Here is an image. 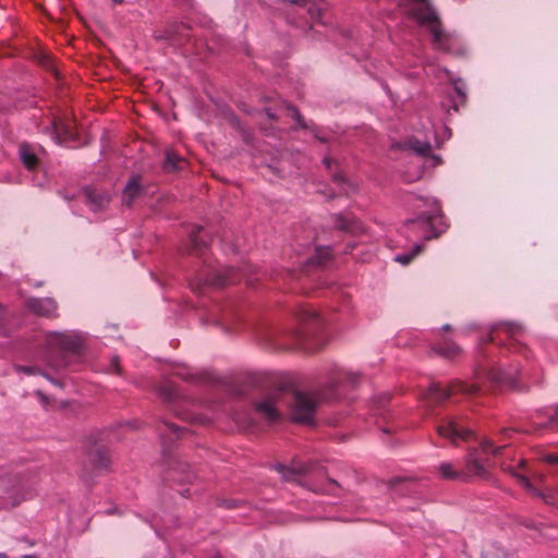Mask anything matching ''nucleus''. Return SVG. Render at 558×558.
<instances>
[{
  "label": "nucleus",
  "mask_w": 558,
  "mask_h": 558,
  "mask_svg": "<svg viewBox=\"0 0 558 558\" xmlns=\"http://www.w3.org/2000/svg\"><path fill=\"white\" fill-rule=\"evenodd\" d=\"M86 338L84 333L75 330L50 331L44 337L45 368L38 365H19L16 371L27 376L40 375L47 380H53L51 372H58L70 364L69 355L78 356L85 349Z\"/></svg>",
  "instance_id": "obj_1"
},
{
  "label": "nucleus",
  "mask_w": 558,
  "mask_h": 558,
  "mask_svg": "<svg viewBox=\"0 0 558 558\" xmlns=\"http://www.w3.org/2000/svg\"><path fill=\"white\" fill-rule=\"evenodd\" d=\"M404 10L430 33L435 48L457 57L469 53V46L458 33L442 31L439 17L428 0H407Z\"/></svg>",
  "instance_id": "obj_2"
},
{
  "label": "nucleus",
  "mask_w": 558,
  "mask_h": 558,
  "mask_svg": "<svg viewBox=\"0 0 558 558\" xmlns=\"http://www.w3.org/2000/svg\"><path fill=\"white\" fill-rule=\"evenodd\" d=\"M432 203L433 209L409 220L404 226V233L409 239L413 235H422L425 240H430L446 230L447 225L442 220L440 208L435 201Z\"/></svg>",
  "instance_id": "obj_3"
},
{
  "label": "nucleus",
  "mask_w": 558,
  "mask_h": 558,
  "mask_svg": "<svg viewBox=\"0 0 558 558\" xmlns=\"http://www.w3.org/2000/svg\"><path fill=\"white\" fill-rule=\"evenodd\" d=\"M501 468L514 476L519 483L533 496L541 498L549 506L558 505V487L555 489L541 490L536 488L530 481L529 474L531 473L526 466V461L522 458L511 459L509 462H502Z\"/></svg>",
  "instance_id": "obj_4"
},
{
  "label": "nucleus",
  "mask_w": 558,
  "mask_h": 558,
  "mask_svg": "<svg viewBox=\"0 0 558 558\" xmlns=\"http://www.w3.org/2000/svg\"><path fill=\"white\" fill-rule=\"evenodd\" d=\"M505 447H507V444L495 445L489 439H483L480 444V449L472 448L469 450L465 457L464 470L461 471L463 474L461 480L464 481L471 477L486 478L488 476V470L480 457V450L485 454L492 453L498 456Z\"/></svg>",
  "instance_id": "obj_5"
},
{
  "label": "nucleus",
  "mask_w": 558,
  "mask_h": 558,
  "mask_svg": "<svg viewBox=\"0 0 558 558\" xmlns=\"http://www.w3.org/2000/svg\"><path fill=\"white\" fill-rule=\"evenodd\" d=\"M323 399H327V397H318L316 395L300 391L293 392L291 396L292 420L298 423L312 424L314 422L317 404Z\"/></svg>",
  "instance_id": "obj_6"
},
{
  "label": "nucleus",
  "mask_w": 558,
  "mask_h": 558,
  "mask_svg": "<svg viewBox=\"0 0 558 558\" xmlns=\"http://www.w3.org/2000/svg\"><path fill=\"white\" fill-rule=\"evenodd\" d=\"M440 437L448 439L457 446L459 440H468L471 429L466 427L460 416H445L439 420L436 426Z\"/></svg>",
  "instance_id": "obj_7"
},
{
  "label": "nucleus",
  "mask_w": 558,
  "mask_h": 558,
  "mask_svg": "<svg viewBox=\"0 0 558 558\" xmlns=\"http://www.w3.org/2000/svg\"><path fill=\"white\" fill-rule=\"evenodd\" d=\"M281 391L276 389L265 393L254 402L255 413L266 423L277 422L280 414Z\"/></svg>",
  "instance_id": "obj_8"
},
{
  "label": "nucleus",
  "mask_w": 558,
  "mask_h": 558,
  "mask_svg": "<svg viewBox=\"0 0 558 558\" xmlns=\"http://www.w3.org/2000/svg\"><path fill=\"white\" fill-rule=\"evenodd\" d=\"M477 384H466L463 381H454L449 387H441L438 384H433L429 386L425 397L435 402H440L448 399L451 395L456 392H462L465 395H474L478 391Z\"/></svg>",
  "instance_id": "obj_9"
},
{
  "label": "nucleus",
  "mask_w": 558,
  "mask_h": 558,
  "mask_svg": "<svg viewBox=\"0 0 558 558\" xmlns=\"http://www.w3.org/2000/svg\"><path fill=\"white\" fill-rule=\"evenodd\" d=\"M236 281L235 272L233 269L219 268L216 269L215 272L206 278H202L199 282L192 283V288L194 290H198L203 284H211L216 287H222L228 283H233Z\"/></svg>",
  "instance_id": "obj_10"
},
{
  "label": "nucleus",
  "mask_w": 558,
  "mask_h": 558,
  "mask_svg": "<svg viewBox=\"0 0 558 558\" xmlns=\"http://www.w3.org/2000/svg\"><path fill=\"white\" fill-rule=\"evenodd\" d=\"M425 72L426 74H435L440 75L442 74L452 85L454 88V92L457 96L460 98L461 102H464L466 98V87L465 83L462 81V78L456 76L451 72H449L447 69H438L436 72V68L433 64H426L425 65Z\"/></svg>",
  "instance_id": "obj_11"
},
{
  "label": "nucleus",
  "mask_w": 558,
  "mask_h": 558,
  "mask_svg": "<svg viewBox=\"0 0 558 558\" xmlns=\"http://www.w3.org/2000/svg\"><path fill=\"white\" fill-rule=\"evenodd\" d=\"M52 140L60 145L75 143L76 134L70 124L54 121L51 130Z\"/></svg>",
  "instance_id": "obj_12"
},
{
  "label": "nucleus",
  "mask_w": 558,
  "mask_h": 558,
  "mask_svg": "<svg viewBox=\"0 0 558 558\" xmlns=\"http://www.w3.org/2000/svg\"><path fill=\"white\" fill-rule=\"evenodd\" d=\"M517 374H518V367L509 366L507 368H505V367L492 368L485 373V376L493 381L513 386L515 383Z\"/></svg>",
  "instance_id": "obj_13"
},
{
  "label": "nucleus",
  "mask_w": 558,
  "mask_h": 558,
  "mask_svg": "<svg viewBox=\"0 0 558 558\" xmlns=\"http://www.w3.org/2000/svg\"><path fill=\"white\" fill-rule=\"evenodd\" d=\"M27 308L40 316H53L57 311L56 302L50 298L44 299H29L27 301Z\"/></svg>",
  "instance_id": "obj_14"
},
{
  "label": "nucleus",
  "mask_w": 558,
  "mask_h": 558,
  "mask_svg": "<svg viewBox=\"0 0 558 558\" xmlns=\"http://www.w3.org/2000/svg\"><path fill=\"white\" fill-rule=\"evenodd\" d=\"M83 196L93 211L105 208L110 199L109 194L94 189H85Z\"/></svg>",
  "instance_id": "obj_15"
},
{
  "label": "nucleus",
  "mask_w": 558,
  "mask_h": 558,
  "mask_svg": "<svg viewBox=\"0 0 558 558\" xmlns=\"http://www.w3.org/2000/svg\"><path fill=\"white\" fill-rule=\"evenodd\" d=\"M144 193L143 186L140 184V177L133 175L126 183L123 190L122 203L125 206H131L133 202L141 197Z\"/></svg>",
  "instance_id": "obj_16"
},
{
  "label": "nucleus",
  "mask_w": 558,
  "mask_h": 558,
  "mask_svg": "<svg viewBox=\"0 0 558 558\" xmlns=\"http://www.w3.org/2000/svg\"><path fill=\"white\" fill-rule=\"evenodd\" d=\"M277 470L288 482H298L301 475L308 472V468L303 463H294L292 466L278 465Z\"/></svg>",
  "instance_id": "obj_17"
},
{
  "label": "nucleus",
  "mask_w": 558,
  "mask_h": 558,
  "mask_svg": "<svg viewBox=\"0 0 558 558\" xmlns=\"http://www.w3.org/2000/svg\"><path fill=\"white\" fill-rule=\"evenodd\" d=\"M336 227L340 230H344L348 232L355 233L357 231H363V227L361 222L356 221L349 215H339L336 218Z\"/></svg>",
  "instance_id": "obj_18"
},
{
  "label": "nucleus",
  "mask_w": 558,
  "mask_h": 558,
  "mask_svg": "<svg viewBox=\"0 0 558 558\" xmlns=\"http://www.w3.org/2000/svg\"><path fill=\"white\" fill-rule=\"evenodd\" d=\"M405 145L420 156H427L432 147L428 134H426L423 140L415 136L412 140H410Z\"/></svg>",
  "instance_id": "obj_19"
},
{
  "label": "nucleus",
  "mask_w": 558,
  "mask_h": 558,
  "mask_svg": "<svg viewBox=\"0 0 558 558\" xmlns=\"http://www.w3.org/2000/svg\"><path fill=\"white\" fill-rule=\"evenodd\" d=\"M19 153H20L22 162L24 163V166L27 169L32 170L36 167L37 156L34 151V148L31 145L25 144V143L21 144Z\"/></svg>",
  "instance_id": "obj_20"
},
{
  "label": "nucleus",
  "mask_w": 558,
  "mask_h": 558,
  "mask_svg": "<svg viewBox=\"0 0 558 558\" xmlns=\"http://www.w3.org/2000/svg\"><path fill=\"white\" fill-rule=\"evenodd\" d=\"M494 332L498 335H505L510 338H514L523 332V326L519 323H501L495 327Z\"/></svg>",
  "instance_id": "obj_21"
},
{
  "label": "nucleus",
  "mask_w": 558,
  "mask_h": 558,
  "mask_svg": "<svg viewBox=\"0 0 558 558\" xmlns=\"http://www.w3.org/2000/svg\"><path fill=\"white\" fill-rule=\"evenodd\" d=\"M329 247H316L315 255L302 258L300 264L322 265L329 258Z\"/></svg>",
  "instance_id": "obj_22"
},
{
  "label": "nucleus",
  "mask_w": 558,
  "mask_h": 558,
  "mask_svg": "<svg viewBox=\"0 0 558 558\" xmlns=\"http://www.w3.org/2000/svg\"><path fill=\"white\" fill-rule=\"evenodd\" d=\"M423 251V245L420 244V243H416L414 245V247L408 252V253H402V254H398L393 257V260L403 265V266H407L409 265L421 252Z\"/></svg>",
  "instance_id": "obj_23"
},
{
  "label": "nucleus",
  "mask_w": 558,
  "mask_h": 558,
  "mask_svg": "<svg viewBox=\"0 0 558 558\" xmlns=\"http://www.w3.org/2000/svg\"><path fill=\"white\" fill-rule=\"evenodd\" d=\"M438 472L440 476L446 480H461L463 476L462 472L454 470L453 465L449 462L440 463Z\"/></svg>",
  "instance_id": "obj_24"
},
{
  "label": "nucleus",
  "mask_w": 558,
  "mask_h": 558,
  "mask_svg": "<svg viewBox=\"0 0 558 558\" xmlns=\"http://www.w3.org/2000/svg\"><path fill=\"white\" fill-rule=\"evenodd\" d=\"M437 352L445 357L451 359L460 354L461 349L453 342H445L438 347Z\"/></svg>",
  "instance_id": "obj_25"
},
{
  "label": "nucleus",
  "mask_w": 558,
  "mask_h": 558,
  "mask_svg": "<svg viewBox=\"0 0 558 558\" xmlns=\"http://www.w3.org/2000/svg\"><path fill=\"white\" fill-rule=\"evenodd\" d=\"M182 162L183 160L172 149L166 151L165 168L167 170L180 169Z\"/></svg>",
  "instance_id": "obj_26"
},
{
  "label": "nucleus",
  "mask_w": 558,
  "mask_h": 558,
  "mask_svg": "<svg viewBox=\"0 0 558 558\" xmlns=\"http://www.w3.org/2000/svg\"><path fill=\"white\" fill-rule=\"evenodd\" d=\"M159 395L166 401H172L177 398V388L172 384H165L162 387H160Z\"/></svg>",
  "instance_id": "obj_27"
},
{
  "label": "nucleus",
  "mask_w": 558,
  "mask_h": 558,
  "mask_svg": "<svg viewBox=\"0 0 558 558\" xmlns=\"http://www.w3.org/2000/svg\"><path fill=\"white\" fill-rule=\"evenodd\" d=\"M19 504H20V499H17V498H11L10 496H8V498L3 497L0 499V511L3 509L15 507Z\"/></svg>",
  "instance_id": "obj_28"
},
{
  "label": "nucleus",
  "mask_w": 558,
  "mask_h": 558,
  "mask_svg": "<svg viewBox=\"0 0 558 558\" xmlns=\"http://www.w3.org/2000/svg\"><path fill=\"white\" fill-rule=\"evenodd\" d=\"M202 228L197 227L191 232V241L194 246L201 247L202 245H205V241L199 239L198 233L202 232Z\"/></svg>",
  "instance_id": "obj_29"
},
{
  "label": "nucleus",
  "mask_w": 558,
  "mask_h": 558,
  "mask_svg": "<svg viewBox=\"0 0 558 558\" xmlns=\"http://www.w3.org/2000/svg\"><path fill=\"white\" fill-rule=\"evenodd\" d=\"M300 319L304 322L316 320L318 319V314L314 310L305 308L300 314Z\"/></svg>",
  "instance_id": "obj_30"
},
{
  "label": "nucleus",
  "mask_w": 558,
  "mask_h": 558,
  "mask_svg": "<svg viewBox=\"0 0 558 558\" xmlns=\"http://www.w3.org/2000/svg\"><path fill=\"white\" fill-rule=\"evenodd\" d=\"M542 460L546 463L555 465L558 472V453H546L542 457Z\"/></svg>",
  "instance_id": "obj_31"
},
{
  "label": "nucleus",
  "mask_w": 558,
  "mask_h": 558,
  "mask_svg": "<svg viewBox=\"0 0 558 558\" xmlns=\"http://www.w3.org/2000/svg\"><path fill=\"white\" fill-rule=\"evenodd\" d=\"M541 427H548L553 429H558V410L550 416L548 423L542 425Z\"/></svg>",
  "instance_id": "obj_32"
},
{
  "label": "nucleus",
  "mask_w": 558,
  "mask_h": 558,
  "mask_svg": "<svg viewBox=\"0 0 558 558\" xmlns=\"http://www.w3.org/2000/svg\"><path fill=\"white\" fill-rule=\"evenodd\" d=\"M336 182H338L339 184H345L348 185V187H344V192L345 193H349L350 191H353L354 190V186L353 184H351L350 182H348V180L342 175V174H339L335 178Z\"/></svg>",
  "instance_id": "obj_33"
},
{
  "label": "nucleus",
  "mask_w": 558,
  "mask_h": 558,
  "mask_svg": "<svg viewBox=\"0 0 558 558\" xmlns=\"http://www.w3.org/2000/svg\"><path fill=\"white\" fill-rule=\"evenodd\" d=\"M449 136H450V131L447 128L442 129L441 135H438L437 133H434V138H435L437 144L440 143V142H444L447 138H449Z\"/></svg>",
  "instance_id": "obj_34"
},
{
  "label": "nucleus",
  "mask_w": 558,
  "mask_h": 558,
  "mask_svg": "<svg viewBox=\"0 0 558 558\" xmlns=\"http://www.w3.org/2000/svg\"><path fill=\"white\" fill-rule=\"evenodd\" d=\"M8 478L5 477L4 473L0 471V490H3L5 494H10L8 486Z\"/></svg>",
  "instance_id": "obj_35"
},
{
  "label": "nucleus",
  "mask_w": 558,
  "mask_h": 558,
  "mask_svg": "<svg viewBox=\"0 0 558 558\" xmlns=\"http://www.w3.org/2000/svg\"><path fill=\"white\" fill-rule=\"evenodd\" d=\"M426 162L429 167H436L441 163V158L437 155H432L427 158Z\"/></svg>",
  "instance_id": "obj_36"
},
{
  "label": "nucleus",
  "mask_w": 558,
  "mask_h": 558,
  "mask_svg": "<svg viewBox=\"0 0 558 558\" xmlns=\"http://www.w3.org/2000/svg\"><path fill=\"white\" fill-rule=\"evenodd\" d=\"M387 400H388V395L384 393V395L378 396L376 399H374L373 404L383 407Z\"/></svg>",
  "instance_id": "obj_37"
},
{
  "label": "nucleus",
  "mask_w": 558,
  "mask_h": 558,
  "mask_svg": "<svg viewBox=\"0 0 558 558\" xmlns=\"http://www.w3.org/2000/svg\"><path fill=\"white\" fill-rule=\"evenodd\" d=\"M109 372H116V373L119 372V359L117 356H114L111 360Z\"/></svg>",
  "instance_id": "obj_38"
},
{
  "label": "nucleus",
  "mask_w": 558,
  "mask_h": 558,
  "mask_svg": "<svg viewBox=\"0 0 558 558\" xmlns=\"http://www.w3.org/2000/svg\"><path fill=\"white\" fill-rule=\"evenodd\" d=\"M108 465V459L102 454V453H99V461L97 463V466L98 468H107Z\"/></svg>",
  "instance_id": "obj_39"
},
{
  "label": "nucleus",
  "mask_w": 558,
  "mask_h": 558,
  "mask_svg": "<svg viewBox=\"0 0 558 558\" xmlns=\"http://www.w3.org/2000/svg\"><path fill=\"white\" fill-rule=\"evenodd\" d=\"M288 111H289V114H290L293 119H295L296 121H299V120H300V114H299V112L296 111V109H295V108H293V107H289V108H288Z\"/></svg>",
  "instance_id": "obj_40"
},
{
  "label": "nucleus",
  "mask_w": 558,
  "mask_h": 558,
  "mask_svg": "<svg viewBox=\"0 0 558 558\" xmlns=\"http://www.w3.org/2000/svg\"><path fill=\"white\" fill-rule=\"evenodd\" d=\"M166 426H167V428H168L170 432H172V433H174V434H178V433H179V428H178L175 425H173V424H166Z\"/></svg>",
  "instance_id": "obj_41"
},
{
  "label": "nucleus",
  "mask_w": 558,
  "mask_h": 558,
  "mask_svg": "<svg viewBox=\"0 0 558 558\" xmlns=\"http://www.w3.org/2000/svg\"><path fill=\"white\" fill-rule=\"evenodd\" d=\"M513 432H514V430H513V429H511V428H504V429L501 430V436H502V437H504V436H505V437H508V436H509L511 433H513Z\"/></svg>",
  "instance_id": "obj_42"
},
{
  "label": "nucleus",
  "mask_w": 558,
  "mask_h": 558,
  "mask_svg": "<svg viewBox=\"0 0 558 558\" xmlns=\"http://www.w3.org/2000/svg\"><path fill=\"white\" fill-rule=\"evenodd\" d=\"M349 375H350V373H347V372H345V371H343V369H339V371H338V377L349 376Z\"/></svg>",
  "instance_id": "obj_43"
},
{
  "label": "nucleus",
  "mask_w": 558,
  "mask_h": 558,
  "mask_svg": "<svg viewBox=\"0 0 558 558\" xmlns=\"http://www.w3.org/2000/svg\"><path fill=\"white\" fill-rule=\"evenodd\" d=\"M20 558H38L36 555H23Z\"/></svg>",
  "instance_id": "obj_44"
},
{
  "label": "nucleus",
  "mask_w": 558,
  "mask_h": 558,
  "mask_svg": "<svg viewBox=\"0 0 558 558\" xmlns=\"http://www.w3.org/2000/svg\"><path fill=\"white\" fill-rule=\"evenodd\" d=\"M331 490H332V488H328V489L319 488V492H320V493H329V492H331Z\"/></svg>",
  "instance_id": "obj_45"
},
{
  "label": "nucleus",
  "mask_w": 558,
  "mask_h": 558,
  "mask_svg": "<svg viewBox=\"0 0 558 558\" xmlns=\"http://www.w3.org/2000/svg\"><path fill=\"white\" fill-rule=\"evenodd\" d=\"M452 108L457 111L458 110V102H453Z\"/></svg>",
  "instance_id": "obj_46"
},
{
  "label": "nucleus",
  "mask_w": 558,
  "mask_h": 558,
  "mask_svg": "<svg viewBox=\"0 0 558 558\" xmlns=\"http://www.w3.org/2000/svg\"><path fill=\"white\" fill-rule=\"evenodd\" d=\"M329 485H330V486H332V488H333V487H336V486H337V483H336L335 481H331V482L329 483Z\"/></svg>",
  "instance_id": "obj_47"
},
{
  "label": "nucleus",
  "mask_w": 558,
  "mask_h": 558,
  "mask_svg": "<svg viewBox=\"0 0 558 558\" xmlns=\"http://www.w3.org/2000/svg\"><path fill=\"white\" fill-rule=\"evenodd\" d=\"M0 558H9L5 554L0 553Z\"/></svg>",
  "instance_id": "obj_48"
},
{
  "label": "nucleus",
  "mask_w": 558,
  "mask_h": 558,
  "mask_svg": "<svg viewBox=\"0 0 558 558\" xmlns=\"http://www.w3.org/2000/svg\"><path fill=\"white\" fill-rule=\"evenodd\" d=\"M37 395L40 397V399L44 401L45 397L43 396L41 392H37Z\"/></svg>",
  "instance_id": "obj_49"
},
{
  "label": "nucleus",
  "mask_w": 558,
  "mask_h": 558,
  "mask_svg": "<svg viewBox=\"0 0 558 558\" xmlns=\"http://www.w3.org/2000/svg\"><path fill=\"white\" fill-rule=\"evenodd\" d=\"M324 162L329 167V160L327 158H325Z\"/></svg>",
  "instance_id": "obj_50"
},
{
  "label": "nucleus",
  "mask_w": 558,
  "mask_h": 558,
  "mask_svg": "<svg viewBox=\"0 0 558 558\" xmlns=\"http://www.w3.org/2000/svg\"><path fill=\"white\" fill-rule=\"evenodd\" d=\"M112 1L116 2V3H121L122 2V0H112Z\"/></svg>",
  "instance_id": "obj_51"
}]
</instances>
